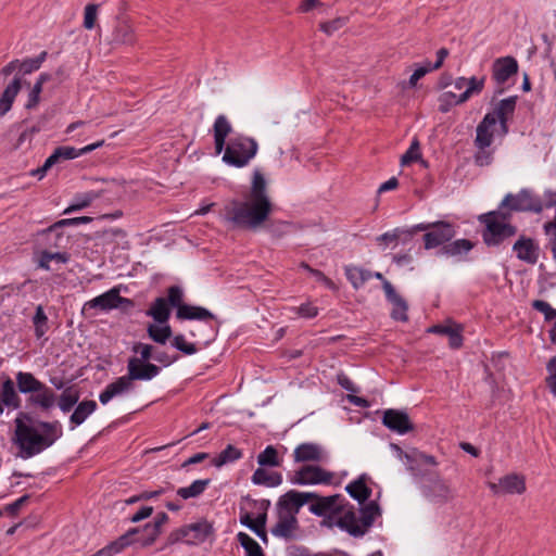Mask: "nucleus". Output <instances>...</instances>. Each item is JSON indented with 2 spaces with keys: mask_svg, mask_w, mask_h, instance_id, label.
<instances>
[{
  "mask_svg": "<svg viewBox=\"0 0 556 556\" xmlns=\"http://www.w3.org/2000/svg\"><path fill=\"white\" fill-rule=\"evenodd\" d=\"M273 212L267 181L260 168L253 170L251 187L244 200L228 201L219 215L232 229L256 231L263 227Z\"/></svg>",
  "mask_w": 556,
  "mask_h": 556,
  "instance_id": "obj_1",
  "label": "nucleus"
},
{
  "mask_svg": "<svg viewBox=\"0 0 556 556\" xmlns=\"http://www.w3.org/2000/svg\"><path fill=\"white\" fill-rule=\"evenodd\" d=\"M311 500H315V503L311 505L309 510L316 516L321 517L342 511L336 525L355 538L363 536L372 526L375 519L381 514L380 507L376 502H369L364 505L359 510V515L352 509L343 511L341 505L343 498L339 494L330 496H319L316 494V497Z\"/></svg>",
  "mask_w": 556,
  "mask_h": 556,
  "instance_id": "obj_2",
  "label": "nucleus"
},
{
  "mask_svg": "<svg viewBox=\"0 0 556 556\" xmlns=\"http://www.w3.org/2000/svg\"><path fill=\"white\" fill-rule=\"evenodd\" d=\"M15 443L20 447L21 456L30 458L52 446L62 435V426L58 420H33L27 413H20L14 420Z\"/></svg>",
  "mask_w": 556,
  "mask_h": 556,
  "instance_id": "obj_3",
  "label": "nucleus"
},
{
  "mask_svg": "<svg viewBox=\"0 0 556 556\" xmlns=\"http://www.w3.org/2000/svg\"><path fill=\"white\" fill-rule=\"evenodd\" d=\"M16 387L20 393L28 394L27 403L42 412H49L55 406L56 394L46 383L37 379L31 372L18 371L15 375Z\"/></svg>",
  "mask_w": 556,
  "mask_h": 556,
  "instance_id": "obj_4",
  "label": "nucleus"
},
{
  "mask_svg": "<svg viewBox=\"0 0 556 556\" xmlns=\"http://www.w3.org/2000/svg\"><path fill=\"white\" fill-rule=\"evenodd\" d=\"M509 213L500 208L479 217L480 222L485 225L482 237L486 245H498L504 240L516 235L517 228L509 224Z\"/></svg>",
  "mask_w": 556,
  "mask_h": 556,
  "instance_id": "obj_5",
  "label": "nucleus"
},
{
  "mask_svg": "<svg viewBox=\"0 0 556 556\" xmlns=\"http://www.w3.org/2000/svg\"><path fill=\"white\" fill-rule=\"evenodd\" d=\"M223 161L233 167L242 168L256 156L258 143L255 139L238 135L224 148Z\"/></svg>",
  "mask_w": 556,
  "mask_h": 556,
  "instance_id": "obj_6",
  "label": "nucleus"
},
{
  "mask_svg": "<svg viewBox=\"0 0 556 556\" xmlns=\"http://www.w3.org/2000/svg\"><path fill=\"white\" fill-rule=\"evenodd\" d=\"M213 533V526L207 520L202 519L200 521L182 526L181 528L173 531L167 541L169 544L182 541L187 544H200L203 543Z\"/></svg>",
  "mask_w": 556,
  "mask_h": 556,
  "instance_id": "obj_7",
  "label": "nucleus"
},
{
  "mask_svg": "<svg viewBox=\"0 0 556 556\" xmlns=\"http://www.w3.org/2000/svg\"><path fill=\"white\" fill-rule=\"evenodd\" d=\"M500 208H509L516 212L541 213L543 211L542 200L529 189H522L516 194L508 193L503 199Z\"/></svg>",
  "mask_w": 556,
  "mask_h": 556,
  "instance_id": "obj_8",
  "label": "nucleus"
},
{
  "mask_svg": "<svg viewBox=\"0 0 556 556\" xmlns=\"http://www.w3.org/2000/svg\"><path fill=\"white\" fill-rule=\"evenodd\" d=\"M333 472L316 465H304L289 476L292 484H330L333 480Z\"/></svg>",
  "mask_w": 556,
  "mask_h": 556,
  "instance_id": "obj_9",
  "label": "nucleus"
},
{
  "mask_svg": "<svg viewBox=\"0 0 556 556\" xmlns=\"http://www.w3.org/2000/svg\"><path fill=\"white\" fill-rule=\"evenodd\" d=\"M316 497V493L299 492L290 490L281 495L276 504L277 513L294 516L299 514L300 509L312 498Z\"/></svg>",
  "mask_w": 556,
  "mask_h": 556,
  "instance_id": "obj_10",
  "label": "nucleus"
},
{
  "mask_svg": "<svg viewBox=\"0 0 556 556\" xmlns=\"http://www.w3.org/2000/svg\"><path fill=\"white\" fill-rule=\"evenodd\" d=\"M456 235L455 226L445 220L433 222L430 231L424 235L425 249L431 250L451 241Z\"/></svg>",
  "mask_w": 556,
  "mask_h": 556,
  "instance_id": "obj_11",
  "label": "nucleus"
},
{
  "mask_svg": "<svg viewBox=\"0 0 556 556\" xmlns=\"http://www.w3.org/2000/svg\"><path fill=\"white\" fill-rule=\"evenodd\" d=\"M122 306L130 307L132 306V301L121 296L119 290L117 288H113L86 302L84 309L99 308L101 311H111Z\"/></svg>",
  "mask_w": 556,
  "mask_h": 556,
  "instance_id": "obj_12",
  "label": "nucleus"
},
{
  "mask_svg": "<svg viewBox=\"0 0 556 556\" xmlns=\"http://www.w3.org/2000/svg\"><path fill=\"white\" fill-rule=\"evenodd\" d=\"M424 496L432 503L443 504L453 498L450 485L438 475L429 479L421 488Z\"/></svg>",
  "mask_w": 556,
  "mask_h": 556,
  "instance_id": "obj_13",
  "label": "nucleus"
},
{
  "mask_svg": "<svg viewBox=\"0 0 556 556\" xmlns=\"http://www.w3.org/2000/svg\"><path fill=\"white\" fill-rule=\"evenodd\" d=\"M489 488L495 495L522 494L526 491V480L523 476L509 473L502 477L497 483L490 482Z\"/></svg>",
  "mask_w": 556,
  "mask_h": 556,
  "instance_id": "obj_14",
  "label": "nucleus"
},
{
  "mask_svg": "<svg viewBox=\"0 0 556 556\" xmlns=\"http://www.w3.org/2000/svg\"><path fill=\"white\" fill-rule=\"evenodd\" d=\"M161 368L150 362L137 361V357H130L127 362V375L134 382L135 380L149 381L155 378Z\"/></svg>",
  "mask_w": 556,
  "mask_h": 556,
  "instance_id": "obj_15",
  "label": "nucleus"
},
{
  "mask_svg": "<svg viewBox=\"0 0 556 556\" xmlns=\"http://www.w3.org/2000/svg\"><path fill=\"white\" fill-rule=\"evenodd\" d=\"M513 251L518 260L530 265L536 264L540 257L539 244L532 238L525 236H520L514 243Z\"/></svg>",
  "mask_w": 556,
  "mask_h": 556,
  "instance_id": "obj_16",
  "label": "nucleus"
},
{
  "mask_svg": "<svg viewBox=\"0 0 556 556\" xmlns=\"http://www.w3.org/2000/svg\"><path fill=\"white\" fill-rule=\"evenodd\" d=\"M327 453L325 448L317 443H302L298 445L293 451V460L295 463H307V462H325L327 459Z\"/></svg>",
  "mask_w": 556,
  "mask_h": 556,
  "instance_id": "obj_17",
  "label": "nucleus"
},
{
  "mask_svg": "<svg viewBox=\"0 0 556 556\" xmlns=\"http://www.w3.org/2000/svg\"><path fill=\"white\" fill-rule=\"evenodd\" d=\"M384 294L392 304L391 318L397 321L405 323L408 320V304L407 302L396 292L395 288L390 281L384 282Z\"/></svg>",
  "mask_w": 556,
  "mask_h": 556,
  "instance_id": "obj_18",
  "label": "nucleus"
},
{
  "mask_svg": "<svg viewBox=\"0 0 556 556\" xmlns=\"http://www.w3.org/2000/svg\"><path fill=\"white\" fill-rule=\"evenodd\" d=\"M382 424L400 434L407 433L414 428L408 415L396 409H387L382 417Z\"/></svg>",
  "mask_w": 556,
  "mask_h": 556,
  "instance_id": "obj_19",
  "label": "nucleus"
},
{
  "mask_svg": "<svg viewBox=\"0 0 556 556\" xmlns=\"http://www.w3.org/2000/svg\"><path fill=\"white\" fill-rule=\"evenodd\" d=\"M518 71V63L513 56L496 59L492 65V77L498 84H505Z\"/></svg>",
  "mask_w": 556,
  "mask_h": 556,
  "instance_id": "obj_20",
  "label": "nucleus"
},
{
  "mask_svg": "<svg viewBox=\"0 0 556 556\" xmlns=\"http://www.w3.org/2000/svg\"><path fill=\"white\" fill-rule=\"evenodd\" d=\"M427 331L448 337V344L452 349H458L463 345V327L452 320H447L446 324L433 325Z\"/></svg>",
  "mask_w": 556,
  "mask_h": 556,
  "instance_id": "obj_21",
  "label": "nucleus"
},
{
  "mask_svg": "<svg viewBox=\"0 0 556 556\" xmlns=\"http://www.w3.org/2000/svg\"><path fill=\"white\" fill-rule=\"evenodd\" d=\"M134 389V382L128 375L118 377L115 381L106 386V388L100 393L99 400L105 405L113 397L127 393Z\"/></svg>",
  "mask_w": 556,
  "mask_h": 556,
  "instance_id": "obj_22",
  "label": "nucleus"
},
{
  "mask_svg": "<svg viewBox=\"0 0 556 556\" xmlns=\"http://www.w3.org/2000/svg\"><path fill=\"white\" fill-rule=\"evenodd\" d=\"M176 318L179 320H200L205 324L216 320V316L207 308L197 305L185 304L176 311Z\"/></svg>",
  "mask_w": 556,
  "mask_h": 556,
  "instance_id": "obj_23",
  "label": "nucleus"
},
{
  "mask_svg": "<svg viewBox=\"0 0 556 556\" xmlns=\"http://www.w3.org/2000/svg\"><path fill=\"white\" fill-rule=\"evenodd\" d=\"M403 460L407 466V469L415 477L426 476V472L421 468L424 465H437V460L433 456L417 451H413L412 453H405L403 456Z\"/></svg>",
  "mask_w": 556,
  "mask_h": 556,
  "instance_id": "obj_24",
  "label": "nucleus"
},
{
  "mask_svg": "<svg viewBox=\"0 0 556 556\" xmlns=\"http://www.w3.org/2000/svg\"><path fill=\"white\" fill-rule=\"evenodd\" d=\"M495 125L496 119L494 118V114H485L477 126L475 139V146L477 148H489L492 144Z\"/></svg>",
  "mask_w": 556,
  "mask_h": 556,
  "instance_id": "obj_25",
  "label": "nucleus"
},
{
  "mask_svg": "<svg viewBox=\"0 0 556 556\" xmlns=\"http://www.w3.org/2000/svg\"><path fill=\"white\" fill-rule=\"evenodd\" d=\"M0 397L4 406L10 409L21 407L22 400L18 395L17 387L10 377H4L0 380Z\"/></svg>",
  "mask_w": 556,
  "mask_h": 556,
  "instance_id": "obj_26",
  "label": "nucleus"
},
{
  "mask_svg": "<svg viewBox=\"0 0 556 556\" xmlns=\"http://www.w3.org/2000/svg\"><path fill=\"white\" fill-rule=\"evenodd\" d=\"M299 529L298 518L294 516L277 513V522L271 529L273 535L290 540Z\"/></svg>",
  "mask_w": 556,
  "mask_h": 556,
  "instance_id": "obj_27",
  "label": "nucleus"
},
{
  "mask_svg": "<svg viewBox=\"0 0 556 556\" xmlns=\"http://www.w3.org/2000/svg\"><path fill=\"white\" fill-rule=\"evenodd\" d=\"M213 130L215 151L217 154H219L225 148L226 138L231 132L232 127L225 115H218L214 122Z\"/></svg>",
  "mask_w": 556,
  "mask_h": 556,
  "instance_id": "obj_28",
  "label": "nucleus"
},
{
  "mask_svg": "<svg viewBox=\"0 0 556 556\" xmlns=\"http://www.w3.org/2000/svg\"><path fill=\"white\" fill-rule=\"evenodd\" d=\"M98 405L93 400H85L79 402L72 415L70 416L71 429H75L86 421V419L92 415Z\"/></svg>",
  "mask_w": 556,
  "mask_h": 556,
  "instance_id": "obj_29",
  "label": "nucleus"
},
{
  "mask_svg": "<svg viewBox=\"0 0 556 556\" xmlns=\"http://www.w3.org/2000/svg\"><path fill=\"white\" fill-rule=\"evenodd\" d=\"M516 101L517 97H508L506 99H503L496 104L493 112L489 113L494 114V118L496 119V122H500L504 132L507 131L506 124L509 116H511L513 113L515 112Z\"/></svg>",
  "mask_w": 556,
  "mask_h": 556,
  "instance_id": "obj_30",
  "label": "nucleus"
},
{
  "mask_svg": "<svg viewBox=\"0 0 556 556\" xmlns=\"http://www.w3.org/2000/svg\"><path fill=\"white\" fill-rule=\"evenodd\" d=\"M112 40L121 45H132L136 41L132 25L127 20H119L113 30Z\"/></svg>",
  "mask_w": 556,
  "mask_h": 556,
  "instance_id": "obj_31",
  "label": "nucleus"
},
{
  "mask_svg": "<svg viewBox=\"0 0 556 556\" xmlns=\"http://www.w3.org/2000/svg\"><path fill=\"white\" fill-rule=\"evenodd\" d=\"M21 78L15 77L13 81L7 86L0 98V115H5L12 108V104L21 90Z\"/></svg>",
  "mask_w": 556,
  "mask_h": 556,
  "instance_id": "obj_32",
  "label": "nucleus"
},
{
  "mask_svg": "<svg viewBox=\"0 0 556 556\" xmlns=\"http://www.w3.org/2000/svg\"><path fill=\"white\" fill-rule=\"evenodd\" d=\"M251 480L257 485L275 488L282 483V476L279 472H269L260 467L253 472Z\"/></svg>",
  "mask_w": 556,
  "mask_h": 556,
  "instance_id": "obj_33",
  "label": "nucleus"
},
{
  "mask_svg": "<svg viewBox=\"0 0 556 556\" xmlns=\"http://www.w3.org/2000/svg\"><path fill=\"white\" fill-rule=\"evenodd\" d=\"M345 490L350 496L357 500L359 503L366 502L371 495V490L366 485L365 476H361L358 479L349 483Z\"/></svg>",
  "mask_w": 556,
  "mask_h": 556,
  "instance_id": "obj_34",
  "label": "nucleus"
},
{
  "mask_svg": "<svg viewBox=\"0 0 556 556\" xmlns=\"http://www.w3.org/2000/svg\"><path fill=\"white\" fill-rule=\"evenodd\" d=\"M270 506V501L263 500L258 503V508L262 510L256 517V523L251 527L252 530L263 542H267L266 533V521H267V509Z\"/></svg>",
  "mask_w": 556,
  "mask_h": 556,
  "instance_id": "obj_35",
  "label": "nucleus"
},
{
  "mask_svg": "<svg viewBox=\"0 0 556 556\" xmlns=\"http://www.w3.org/2000/svg\"><path fill=\"white\" fill-rule=\"evenodd\" d=\"M345 276L354 289H359L364 283L372 278V273L358 266H346Z\"/></svg>",
  "mask_w": 556,
  "mask_h": 556,
  "instance_id": "obj_36",
  "label": "nucleus"
},
{
  "mask_svg": "<svg viewBox=\"0 0 556 556\" xmlns=\"http://www.w3.org/2000/svg\"><path fill=\"white\" fill-rule=\"evenodd\" d=\"M104 144V140L97 141L94 143L88 144L81 149H76L74 147L63 146L56 148L60 154L61 160H73L80 155L87 154Z\"/></svg>",
  "mask_w": 556,
  "mask_h": 556,
  "instance_id": "obj_37",
  "label": "nucleus"
},
{
  "mask_svg": "<svg viewBox=\"0 0 556 556\" xmlns=\"http://www.w3.org/2000/svg\"><path fill=\"white\" fill-rule=\"evenodd\" d=\"M79 392L73 387H68L58 396L55 403L63 413H68L71 409L78 404Z\"/></svg>",
  "mask_w": 556,
  "mask_h": 556,
  "instance_id": "obj_38",
  "label": "nucleus"
},
{
  "mask_svg": "<svg viewBox=\"0 0 556 556\" xmlns=\"http://www.w3.org/2000/svg\"><path fill=\"white\" fill-rule=\"evenodd\" d=\"M148 316H151L159 324L167 323L170 311L167 304L166 299L156 298L150 309L147 312Z\"/></svg>",
  "mask_w": 556,
  "mask_h": 556,
  "instance_id": "obj_39",
  "label": "nucleus"
},
{
  "mask_svg": "<svg viewBox=\"0 0 556 556\" xmlns=\"http://www.w3.org/2000/svg\"><path fill=\"white\" fill-rule=\"evenodd\" d=\"M211 479L194 480L189 486H182L177 490V495L182 500H189L200 496L210 485Z\"/></svg>",
  "mask_w": 556,
  "mask_h": 556,
  "instance_id": "obj_40",
  "label": "nucleus"
},
{
  "mask_svg": "<svg viewBox=\"0 0 556 556\" xmlns=\"http://www.w3.org/2000/svg\"><path fill=\"white\" fill-rule=\"evenodd\" d=\"M485 80V76L467 78L466 89L459 94V101L467 102L472 96L480 94L484 88Z\"/></svg>",
  "mask_w": 556,
  "mask_h": 556,
  "instance_id": "obj_41",
  "label": "nucleus"
},
{
  "mask_svg": "<svg viewBox=\"0 0 556 556\" xmlns=\"http://www.w3.org/2000/svg\"><path fill=\"white\" fill-rule=\"evenodd\" d=\"M473 248V244L471 241L467 239H458L451 243H447L443 245L441 252L442 254L448 255V256H457L462 254L468 253Z\"/></svg>",
  "mask_w": 556,
  "mask_h": 556,
  "instance_id": "obj_42",
  "label": "nucleus"
},
{
  "mask_svg": "<svg viewBox=\"0 0 556 556\" xmlns=\"http://www.w3.org/2000/svg\"><path fill=\"white\" fill-rule=\"evenodd\" d=\"M242 457V452L236 446L229 444L216 456L212 463L215 467H222L228 463L236 462Z\"/></svg>",
  "mask_w": 556,
  "mask_h": 556,
  "instance_id": "obj_43",
  "label": "nucleus"
},
{
  "mask_svg": "<svg viewBox=\"0 0 556 556\" xmlns=\"http://www.w3.org/2000/svg\"><path fill=\"white\" fill-rule=\"evenodd\" d=\"M237 540L244 548L247 556H265L260 544L245 532H239Z\"/></svg>",
  "mask_w": 556,
  "mask_h": 556,
  "instance_id": "obj_44",
  "label": "nucleus"
},
{
  "mask_svg": "<svg viewBox=\"0 0 556 556\" xmlns=\"http://www.w3.org/2000/svg\"><path fill=\"white\" fill-rule=\"evenodd\" d=\"M130 532H132L128 536V546L135 543L140 544L141 546H149L153 544L155 541H149V532L147 531V525L143 528H131L123 535H128Z\"/></svg>",
  "mask_w": 556,
  "mask_h": 556,
  "instance_id": "obj_45",
  "label": "nucleus"
},
{
  "mask_svg": "<svg viewBox=\"0 0 556 556\" xmlns=\"http://www.w3.org/2000/svg\"><path fill=\"white\" fill-rule=\"evenodd\" d=\"M148 334L149 337L156 343L165 344L166 341L172 337V328L168 325L165 326H156L149 325L148 326Z\"/></svg>",
  "mask_w": 556,
  "mask_h": 556,
  "instance_id": "obj_46",
  "label": "nucleus"
},
{
  "mask_svg": "<svg viewBox=\"0 0 556 556\" xmlns=\"http://www.w3.org/2000/svg\"><path fill=\"white\" fill-rule=\"evenodd\" d=\"M98 197L99 194L93 191L77 195L74 202L64 211V214L79 211L89 206Z\"/></svg>",
  "mask_w": 556,
  "mask_h": 556,
  "instance_id": "obj_47",
  "label": "nucleus"
},
{
  "mask_svg": "<svg viewBox=\"0 0 556 556\" xmlns=\"http://www.w3.org/2000/svg\"><path fill=\"white\" fill-rule=\"evenodd\" d=\"M257 463L261 467H277L280 465L277 450L273 445L265 447L257 456Z\"/></svg>",
  "mask_w": 556,
  "mask_h": 556,
  "instance_id": "obj_48",
  "label": "nucleus"
},
{
  "mask_svg": "<svg viewBox=\"0 0 556 556\" xmlns=\"http://www.w3.org/2000/svg\"><path fill=\"white\" fill-rule=\"evenodd\" d=\"M68 260L70 255L67 253L43 251L40 254L39 267L49 270L50 262L56 261L59 263H66Z\"/></svg>",
  "mask_w": 556,
  "mask_h": 556,
  "instance_id": "obj_49",
  "label": "nucleus"
},
{
  "mask_svg": "<svg viewBox=\"0 0 556 556\" xmlns=\"http://www.w3.org/2000/svg\"><path fill=\"white\" fill-rule=\"evenodd\" d=\"M47 58V52L42 51L38 56L20 61V71L23 74H30L41 67Z\"/></svg>",
  "mask_w": 556,
  "mask_h": 556,
  "instance_id": "obj_50",
  "label": "nucleus"
},
{
  "mask_svg": "<svg viewBox=\"0 0 556 556\" xmlns=\"http://www.w3.org/2000/svg\"><path fill=\"white\" fill-rule=\"evenodd\" d=\"M91 222H92V218L89 216L64 218V219L55 222L53 225L48 227L45 230V232H53V231H56L58 229L63 228L65 226H78L80 224H89Z\"/></svg>",
  "mask_w": 556,
  "mask_h": 556,
  "instance_id": "obj_51",
  "label": "nucleus"
},
{
  "mask_svg": "<svg viewBox=\"0 0 556 556\" xmlns=\"http://www.w3.org/2000/svg\"><path fill=\"white\" fill-rule=\"evenodd\" d=\"M465 101H459V94H455L452 91H445L439 97V110L442 113H446L453 105L463 104Z\"/></svg>",
  "mask_w": 556,
  "mask_h": 556,
  "instance_id": "obj_52",
  "label": "nucleus"
},
{
  "mask_svg": "<svg viewBox=\"0 0 556 556\" xmlns=\"http://www.w3.org/2000/svg\"><path fill=\"white\" fill-rule=\"evenodd\" d=\"M168 521L166 513H159L153 523H147V531L149 532V541H155L161 534L162 527Z\"/></svg>",
  "mask_w": 556,
  "mask_h": 556,
  "instance_id": "obj_53",
  "label": "nucleus"
},
{
  "mask_svg": "<svg viewBox=\"0 0 556 556\" xmlns=\"http://www.w3.org/2000/svg\"><path fill=\"white\" fill-rule=\"evenodd\" d=\"M47 321L48 318L42 306H37L35 316L33 318V323L35 326V334L37 338H41L47 332Z\"/></svg>",
  "mask_w": 556,
  "mask_h": 556,
  "instance_id": "obj_54",
  "label": "nucleus"
},
{
  "mask_svg": "<svg viewBox=\"0 0 556 556\" xmlns=\"http://www.w3.org/2000/svg\"><path fill=\"white\" fill-rule=\"evenodd\" d=\"M421 157L419 142L413 140L408 150L401 157V165L406 166Z\"/></svg>",
  "mask_w": 556,
  "mask_h": 556,
  "instance_id": "obj_55",
  "label": "nucleus"
},
{
  "mask_svg": "<svg viewBox=\"0 0 556 556\" xmlns=\"http://www.w3.org/2000/svg\"><path fill=\"white\" fill-rule=\"evenodd\" d=\"M348 23V17H337L329 22H323L319 25L321 31L327 36H332L336 31L341 29Z\"/></svg>",
  "mask_w": 556,
  "mask_h": 556,
  "instance_id": "obj_56",
  "label": "nucleus"
},
{
  "mask_svg": "<svg viewBox=\"0 0 556 556\" xmlns=\"http://www.w3.org/2000/svg\"><path fill=\"white\" fill-rule=\"evenodd\" d=\"M167 303H169L170 306L176 307V309H179V306L185 305L184 303V291L178 286H172L167 290Z\"/></svg>",
  "mask_w": 556,
  "mask_h": 556,
  "instance_id": "obj_57",
  "label": "nucleus"
},
{
  "mask_svg": "<svg viewBox=\"0 0 556 556\" xmlns=\"http://www.w3.org/2000/svg\"><path fill=\"white\" fill-rule=\"evenodd\" d=\"M132 352L139 354L137 361L140 362H149L150 358H153V346L151 344L137 342L132 345Z\"/></svg>",
  "mask_w": 556,
  "mask_h": 556,
  "instance_id": "obj_58",
  "label": "nucleus"
},
{
  "mask_svg": "<svg viewBox=\"0 0 556 556\" xmlns=\"http://www.w3.org/2000/svg\"><path fill=\"white\" fill-rule=\"evenodd\" d=\"M172 344L177 350H179L180 352H182L187 355H192V354L197 353V351H198L195 345L193 343H188L182 334L175 336Z\"/></svg>",
  "mask_w": 556,
  "mask_h": 556,
  "instance_id": "obj_59",
  "label": "nucleus"
},
{
  "mask_svg": "<svg viewBox=\"0 0 556 556\" xmlns=\"http://www.w3.org/2000/svg\"><path fill=\"white\" fill-rule=\"evenodd\" d=\"M532 307L538 312L544 314V317L547 321L556 318V309L553 308L549 303L543 300H535L532 302Z\"/></svg>",
  "mask_w": 556,
  "mask_h": 556,
  "instance_id": "obj_60",
  "label": "nucleus"
},
{
  "mask_svg": "<svg viewBox=\"0 0 556 556\" xmlns=\"http://www.w3.org/2000/svg\"><path fill=\"white\" fill-rule=\"evenodd\" d=\"M97 11H98L97 4L91 3V4L86 5L85 13H84V27L86 29H92L94 27L96 20H97Z\"/></svg>",
  "mask_w": 556,
  "mask_h": 556,
  "instance_id": "obj_61",
  "label": "nucleus"
},
{
  "mask_svg": "<svg viewBox=\"0 0 556 556\" xmlns=\"http://www.w3.org/2000/svg\"><path fill=\"white\" fill-rule=\"evenodd\" d=\"M301 266L304 269H306L311 275H313L316 278L317 281L324 283L329 289H333L334 288L333 281L331 279H329L327 276H325L323 271H320L318 269H314V268H312L309 265H307L305 263H302Z\"/></svg>",
  "mask_w": 556,
  "mask_h": 556,
  "instance_id": "obj_62",
  "label": "nucleus"
},
{
  "mask_svg": "<svg viewBox=\"0 0 556 556\" xmlns=\"http://www.w3.org/2000/svg\"><path fill=\"white\" fill-rule=\"evenodd\" d=\"M546 368L549 374L546 378L547 386L556 394V356L548 361Z\"/></svg>",
  "mask_w": 556,
  "mask_h": 556,
  "instance_id": "obj_63",
  "label": "nucleus"
},
{
  "mask_svg": "<svg viewBox=\"0 0 556 556\" xmlns=\"http://www.w3.org/2000/svg\"><path fill=\"white\" fill-rule=\"evenodd\" d=\"M478 152L475 154V163L478 166H488L492 163V152L488 151L486 148H478Z\"/></svg>",
  "mask_w": 556,
  "mask_h": 556,
  "instance_id": "obj_64",
  "label": "nucleus"
}]
</instances>
